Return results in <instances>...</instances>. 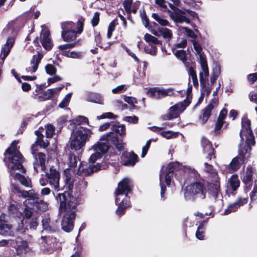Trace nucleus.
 I'll use <instances>...</instances> for the list:
<instances>
[{"label": "nucleus", "mask_w": 257, "mask_h": 257, "mask_svg": "<svg viewBox=\"0 0 257 257\" xmlns=\"http://www.w3.org/2000/svg\"><path fill=\"white\" fill-rule=\"evenodd\" d=\"M160 36L167 41H170L173 38V33L171 30L164 27H159Z\"/></svg>", "instance_id": "c756f323"}, {"label": "nucleus", "mask_w": 257, "mask_h": 257, "mask_svg": "<svg viewBox=\"0 0 257 257\" xmlns=\"http://www.w3.org/2000/svg\"><path fill=\"white\" fill-rule=\"evenodd\" d=\"M212 197H213L214 199H216L217 198H218V200L220 202H222V196L220 194L219 190L218 188V187H216L215 188V190L213 191L212 194Z\"/></svg>", "instance_id": "4d7b16f0"}, {"label": "nucleus", "mask_w": 257, "mask_h": 257, "mask_svg": "<svg viewBox=\"0 0 257 257\" xmlns=\"http://www.w3.org/2000/svg\"><path fill=\"white\" fill-rule=\"evenodd\" d=\"M228 182L229 187L233 191L236 190L239 186L240 181L236 175H232Z\"/></svg>", "instance_id": "473e14b6"}, {"label": "nucleus", "mask_w": 257, "mask_h": 257, "mask_svg": "<svg viewBox=\"0 0 257 257\" xmlns=\"http://www.w3.org/2000/svg\"><path fill=\"white\" fill-rule=\"evenodd\" d=\"M175 55L176 57L181 60L184 63L186 61V52L183 50H177L175 52Z\"/></svg>", "instance_id": "c03bdc74"}, {"label": "nucleus", "mask_w": 257, "mask_h": 257, "mask_svg": "<svg viewBox=\"0 0 257 257\" xmlns=\"http://www.w3.org/2000/svg\"><path fill=\"white\" fill-rule=\"evenodd\" d=\"M18 30V23L16 21L11 22L4 29L1 35L2 38L7 39V41L2 46L1 54H4L5 56L9 54L14 44Z\"/></svg>", "instance_id": "0eeeda50"}, {"label": "nucleus", "mask_w": 257, "mask_h": 257, "mask_svg": "<svg viewBox=\"0 0 257 257\" xmlns=\"http://www.w3.org/2000/svg\"><path fill=\"white\" fill-rule=\"evenodd\" d=\"M70 97H64L62 101L59 103V107L62 108L67 106L70 102Z\"/></svg>", "instance_id": "774afa93"}, {"label": "nucleus", "mask_w": 257, "mask_h": 257, "mask_svg": "<svg viewBox=\"0 0 257 257\" xmlns=\"http://www.w3.org/2000/svg\"><path fill=\"white\" fill-rule=\"evenodd\" d=\"M248 81L251 83H253L257 80V73H254L248 74L247 76Z\"/></svg>", "instance_id": "680f3d73"}, {"label": "nucleus", "mask_w": 257, "mask_h": 257, "mask_svg": "<svg viewBox=\"0 0 257 257\" xmlns=\"http://www.w3.org/2000/svg\"><path fill=\"white\" fill-rule=\"evenodd\" d=\"M46 73L50 75H53L56 73L57 69L55 66L51 64H47L45 67Z\"/></svg>", "instance_id": "79ce46f5"}, {"label": "nucleus", "mask_w": 257, "mask_h": 257, "mask_svg": "<svg viewBox=\"0 0 257 257\" xmlns=\"http://www.w3.org/2000/svg\"><path fill=\"white\" fill-rule=\"evenodd\" d=\"M204 228L202 222H201L198 226L197 230L196 232V237L200 240L203 239L204 237Z\"/></svg>", "instance_id": "37998d69"}, {"label": "nucleus", "mask_w": 257, "mask_h": 257, "mask_svg": "<svg viewBox=\"0 0 257 257\" xmlns=\"http://www.w3.org/2000/svg\"><path fill=\"white\" fill-rule=\"evenodd\" d=\"M63 55L67 57L73 59H80L82 57V53L81 52H65Z\"/></svg>", "instance_id": "ea45409f"}, {"label": "nucleus", "mask_w": 257, "mask_h": 257, "mask_svg": "<svg viewBox=\"0 0 257 257\" xmlns=\"http://www.w3.org/2000/svg\"><path fill=\"white\" fill-rule=\"evenodd\" d=\"M127 87L126 85H121L119 86H118L115 88H113L112 90V92L113 94H119L121 93H123L124 91H125Z\"/></svg>", "instance_id": "3c124183"}, {"label": "nucleus", "mask_w": 257, "mask_h": 257, "mask_svg": "<svg viewBox=\"0 0 257 257\" xmlns=\"http://www.w3.org/2000/svg\"><path fill=\"white\" fill-rule=\"evenodd\" d=\"M218 105V99L214 97L210 101L207 106L202 110V115L200 117V120L202 123H205L210 116L212 111L216 108Z\"/></svg>", "instance_id": "dca6fc26"}, {"label": "nucleus", "mask_w": 257, "mask_h": 257, "mask_svg": "<svg viewBox=\"0 0 257 257\" xmlns=\"http://www.w3.org/2000/svg\"><path fill=\"white\" fill-rule=\"evenodd\" d=\"M20 193L23 197L27 198V199L24 202V204L25 206L30 207V206H29V204H37L38 203L39 198L38 196L33 190L29 191H20Z\"/></svg>", "instance_id": "aec40b11"}, {"label": "nucleus", "mask_w": 257, "mask_h": 257, "mask_svg": "<svg viewBox=\"0 0 257 257\" xmlns=\"http://www.w3.org/2000/svg\"><path fill=\"white\" fill-rule=\"evenodd\" d=\"M9 210L13 214L17 215L20 214L21 216L22 215L21 212L19 211L17 206L15 204L11 205L9 208Z\"/></svg>", "instance_id": "bf43d9fd"}, {"label": "nucleus", "mask_w": 257, "mask_h": 257, "mask_svg": "<svg viewBox=\"0 0 257 257\" xmlns=\"http://www.w3.org/2000/svg\"><path fill=\"white\" fill-rule=\"evenodd\" d=\"M146 94L149 96H171L172 95H177L176 94L178 93L177 91H175L172 88H168L167 89L163 88L160 87H149L146 89Z\"/></svg>", "instance_id": "4468645a"}, {"label": "nucleus", "mask_w": 257, "mask_h": 257, "mask_svg": "<svg viewBox=\"0 0 257 257\" xmlns=\"http://www.w3.org/2000/svg\"><path fill=\"white\" fill-rule=\"evenodd\" d=\"M112 133H114V132L117 134H119L120 136H122L125 134V128L123 125H120L119 123L114 124L112 126Z\"/></svg>", "instance_id": "58836bf2"}, {"label": "nucleus", "mask_w": 257, "mask_h": 257, "mask_svg": "<svg viewBox=\"0 0 257 257\" xmlns=\"http://www.w3.org/2000/svg\"><path fill=\"white\" fill-rule=\"evenodd\" d=\"M39 241L40 243L43 244L45 246L47 251L49 253H52L59 247V243L58 242L56 241L55 239H54L53 241L52 238L46 235H42Z\"/></svg>", "instance_id": "f3484780"}, {"label": "nucleus", "mask_w": 257, "mask_h": 257, "mask_svg": "<svg viewBox=\"0 0 257 257\" xmlns=\"http://www.w3.org/2000/svg\"><path fill=\"white\" fill-rule=\"evenodd\" d=\"M183 169L185 172L187 173L191 177L197 178L198 173L194 169L189 166L182 167L178 162L171 163L168 165L167 167H163L160 174V182L161 186V196L163 199H165V192L166 191V187L163 185V178H164L165 182L167 185H169L171 183V178L174 175L175 172Z\"/></svg>", "instance_id": "20e7f679"}, {"label": "nucleus", "mask_w": 257, "mask_h": 257, "mask_svg": "<svg viewBox=\"0 0 257 257\" xmlns=\"http://www.w3.org/2000/svg\"><path fill=\"white\" fill-rule=\"evenodd\" d=\"M132 183L128 178H124L118 184L115 190V204L118 206L117 214L121 215L125 209L129 206L127 195L131 191Z\"/></svg>", "instance_id": "39448f33"}, {"label": "nucleus", "mask_w": 257, "mask_h": 257, "mask_svg": "<svg viewBox=\"0 0 257 257\" xmlns=\"http://www.w3.org/2000/svg\"><path fill=\"white\" fill-rule=\"evenodd\" d=\"M190 98L191 97H187L183 102H179L171 107L168 113L163 116V119H171L178 117L190 103Z\"/></svg>", "instance_id": "f8f14e48"}, {"label": "nucleus", "mask_w": 257, "mask_h": 257, "mask_svg": "<svg viewBox=\"0 0 257 257\" xmlns=\"http://www.w3.org/2000/svg\"><path fill=\"white\" fill-rule=\"evenodd\" d=\"M205 193V188L199 182L192 183L186 186L184 190V197L187 200H193L196 198L204 199Z\"/></svg>", "instance_id": "1a4fd4ad"}, {"label": "nucleus", "mask_w": 257, "mask_h": 257, "mask_svg": "<svg viewBox=\"0 0 257 257\" xmlns=\"http://www.w3.org/2000/svg\"><path fill=\"white\" fill-rule=\"evenodd\" d=\"M12 226L5 223H0V234L4 235H13L14 232L12 229Z\"/></svg>", "instance_id": "c85d7f7f"}, {"label": "nucleus", "mask_w": 257, "mask_h": 257, "mask_svg": "<svg viewBox=\"0 0 257 257\" xmlns=\"http://www.w3.org/2000/svg\"><path fill=\"white\" fill-rule=\"evenodd\" d=\"M116 117H117V116L113 114L112 112H105L100 115L97 116V117L98 119H101L103 118L113 119L115 118Z\"/></svg>", "instance_id": "8fccbe9b"}, {"label": "nucleus", "mask_w": 257, "mask_h": 257, "mask_svg": "<svg viewBox=\"0 0 257 257\" xmlns=\"http://www.w3.org/2000/svg\"><path fill=\"white\" fill-rule=\"evenodd\" d=\"M86 100L92 103L103 104V99L102 97H87Z\"/></svg>", "instance_id": "603ef678"}, {"label": "nucleus", "mask_w": 257, "mask_h": 257, "mask_svg": "<svg viewBox=\"0 0 257 257\" xmlns=\"http://www.w3.org/2000/svg\"><path fill=\"white\" fill-rule=\"evenodd\" d=\"M43 57V54L38 51L37 53L34 55L29 65L26 67V70L29 73L32 74L35 72L38 69L39 63Z\"/></svg>", "instance_id": "a211bd4d"}, {"label": "nucleus", "mask_w": 257, "mask_h": 257, "mask_svg": "<svg viewBox=\"0 0 257 257\" xmlns=\"http://www.w3.org/2000/svg\"><path fill=\"white\" fill-rule=\"evenodd\" d=\"M36 151H35L34 154H33L36 159V162L34 163V168L37 173L39 172L40 171H45L46 169L45 166V160L46 156L44 154L42 153H39L36 154Z\"/></svg>", "instance_id": "6ab92c4d"}, {"label": "nucleus", "mask_w": 257, "mask_h": 257, "mask_svg": "<svg viewBox=\"0 0 257 257\" xmlns=\"http://www.w3.org/2000/svg\"><path fill=\"white\" fill-rule=\"evenodd\" d=\"M204 143L207 144L206 147L203 149V151L204 154H206V158L209 160H211L214 157V149L212 147L211 143L209 141H205Z\"/></svg>", "instance_id": "7c9ffc66"}, {"label": "nucleus", "mask_w": 257, "mask_h": 257, "mask_svg": "<svg viewBox=\"0 0 257 257\" xmlns=\"http://www.w3.org/2000/svg\"><path fill=\"white\" fill-rule=\"evenodd\" d=\"M161 135L167 139H170L175 136V134L171 131H164L161 132Z\"/></svg>", "instance_id": "052dcab7"}, {"label": "nucleus", "mask_w": 257, "mask_h": 257, "mask_svg": "<svg viewBox=\"0 0 257 257\" xmlns=\"http://www.w3.org/2000/svg\"><path fill=\"white\" fill-rule=\"evenodd\" d=\"M188 73L190 77L191 78L192 80L194 86L195 87H197L198 86V82L196 72L193 66H191L190 67L188 68Z\"/></svg>", "instance_id": "4c0bfd02"}, {"label": "nucleus", "mask_w": 257, "mask_h": 257, "mask_svg": "<svg viewBox=\"0 0 257 257\" xmlns=\"http://www.w3.org/2000/svg\"><path fill=\"white\" fill-rule=\"evenodd\" d=\"M18 141H14L10 147L6 150L5 160L7 164L11 175L16 180H19L21 183L26 187L30 186V180L26 178L19 173H15V170L25 173V170L22 163L23 158L17 149Z\"/></svg>", "instance_id": "f257e3e1"}, {"label": "nucleus", "mask_w": 257, "mask_h": 257, "mask_svg": "<svg viewBox=\"0 0 257 257\" xmlns=\"http://www.w3.org/2000/svg\"><path fill=\"white\" fill-rule=\"evenodd\" d=\"M208 77L209 76L207 77L206 79H205L204 80V82L202 83V84L201 83V82H200V84L201 86V96H207L210 94L211 89L209 87L206 86V81L208 80ZM200 82H201L200 80Z\"/></svg>", "instance_id": "e433bc0d"}, {"label": "nucleus", "mask_w": 257, "mask_h": 257, "mask_svg": "<svg viewBox=\"0 0 257 257\" xmlns=\"http://www.w3.org/2000/svg\"><path fill=\"white\" fill-rule=\"evenodd\" d=\"M30 205H31V204H29V206L30 207H28L27 206H26V207L25 208H24V210L25 216L26 217V218H27L28 219L30 218L31 217V216H32V213L31 209L32 208H33L34 206L38 207V203L37 204H31V206H30Z\"/></svg>", "instance_id": "de8ad7c7"}, {"label": "nucleus", "mask_w": 257, "mask_h": 257, "mask_svg": "<svg viewBox=\"0 0 257 257\" xmlns=\"http://www.w3.org/2000/svg\"><path fill=\"white\" fill-rule=\"evenodd\" d=\"M247 202V199L240 198L236 202L229 205L227 208L224 211V214H228L231 212L236 211L239 207L246 204Z\"/></svg>", "instance_id": "bb28decb"}, {"label": "nucleus", "mask_w": 257, "mask_h": 257, "mask_svg": "<svg viewBox=\"0 0 257 257\" xmlns=\"http://www.w3.org/2000/svg\"><path fill=\"white\" fill-rule=\"evenodd\" d=\"M99 13L98 12H95L94 14L93 18L91 20V23L93 27L96 26L99 23Z\"/></svg>", "instance_id": "13d9d810"}, {"label": "nucleus", "mask_w": 257, "mask_h": 257, "mask_svg": "<svg viewBox=\"0 0 257 257\" xmlns=\"http://www.w3.org/2000/svg\"><path fill=\"white\" fill-rule=\"evenodd\" d=\"M116 25V20H113L109 25L107 33V37L108 39H110L111 37L112 33L115 29V27Z\"/></svg>", "instance_id": "a18cd8bd"}, {"label": "nucleus", "mask_w": 257, "mask_h": 257, "mask_svg": "<svg viewBox=\"0 0 257 257\" xmlns=\"http://www.w3.org/2000/svg\"><path fill=\"white\" fill-rule=\"evenodd\" d=\"M63 85H62L61 87L49 89L48 90V92L51 95H58V92H59L62 89V88H63Z\"/></svg>", "instance_id": "0e129e2a"}, {"label": "nucleus", "mask_w": 257, "mask_h": 257, "mask_svg": "<svg viewBox=\"0 0 257 257\" xmlns=\"http://www.w3.org/2000/svg\"><path fill=\"white\" fill-rule=\"evenodd\" d=\"M144 40L149 43V45L156 46V45H162V42L155 37L149 34H146L144 36Z\"/></svg>", "instance_id": "2f4dec72"}, {"label": "nucleus", "mask_w": 257, "mask_h": 257, "mask_svg": "<svg viewBox=\"0 0 257 257\" xmlns=\"http://www.w3.org/2000/svg\"><path fill=\"white\" fill-rule=\"evenodd\" d=\"M61 80L62 78L61 77H60L58 75H55L53 77L48 78L47 82L48 83V85H49L52 83L61 81Z\"/></svg>", "instance_id": "e2e57ef3"}, {"label": "nucleus", "mask_w": 257, "mask_h": 257, "mask_svg": "<svg viewBox=\"0 0 257 257\" xmlns=\"http://www.w3.org/2000/svg\"><path fill=\"white\" fill-rule=\"evenodd\" d=\"M68 168L67 169L73 170L76 166L77 160L76 156L73 154H70L67 157Z\"/></svg>", "instance_id": "c9c22d12"}, {"label": "nucleus", "mask_w": 257, "mask_h": 257, "mask_svg": "<svg viewBox=\"0 0 257 257\" xmlns=\"http://www.w3.org/2000/svg\"><path fill=\"white\" fill-rule=\"evenodd\" d=\"M16 249L18 253H26L29 250L28 243L25 241H21L20 238H17L16 240Z\"/></svg>", "instance_id": "cd10ccee"}, {"label": "nucleus", "mask_w": 257, "mask_h": 257, "mask_svg": "<svg viewBox=\"0 0 257 257\" xmlns=\"http://www.w3.org/2000/svg\"><path fill=\"white\" fill-rule=\"evenodd\" d=\"M84 165L82 164H80L79 169L77 171V174L81 175L82 173H84L86 175H90L93 173L94 172L101 169V166L99 164H97L94 165H90L88 168H84Z\"/></svg>", "instance_id": "a878e982"}, {"label": "nucleus", "mask_w": 257, "mask_h": 257, "mask_svg": "<svg viewBox=\"0 0 257 257\" xmlns=\"http://www.w3.org/2000/svg\"><path fill=\"white\" fill-rule=\"evenodd\" d=\"M239 156L234 158L230 163L229 167L230 171L237 170L239 168L240 165L243 163L244 161V151L239 150Z\"/></svg>", "instance_id": "b1692460"}, {"label": "nucleus", "mask_w": 257, "mask_h": 257, "mask_svg": "<svg viewBox=\"0 0 257 257\" xmlns=\"http://www.w3.org/2000/svg\"><path fill=\"white\" fill-rule=\"evenodd\" d=\"M28 229L24 227L23 219L20 218V222L19 223L18 226L16 228V232L19 234H23L26 233Z\"/></svg>", "instance_id": "49530a36"}, {"label": "nucleus", "mask_w": 257, "mask_h": 257, "mask_svg": "<svg viewBox=\"0 0 257 257\" xmlns=\"http://www.w3.org/2000/svg\"><path fill=\"white\" fill-rule=\"evenodd\" d=\"M78 44L77 42H75L71 44H66L62 45H60L58 48L61 50H65L66 49L72 48L74 47Z\"/></svg>", "instance_id": "6e6d98bb"}, {"label": "nucleus", "mask_w": 257, "mask_h": 257, "mask_svg": "<svg viewBox=\"0 0 257 257\" xmlns=\"http://www.w3.org/2000/svg\"><path fill=\"white\" fill-rule=\"evenodd\" d=\"M132 4V0H125L123 2V7L128 14L131 13V7Z\"/></svg>", "instance_id": "864d4df0"}, {"label": "nucleus", "mask_w": 257, "mask_h": 257, "mask_svg": "<svg viewBox=\"0 0 257 257\" xmlns=\"http://www.w3.org/2000/svg\"><path fill=\"white\" fill-rule=\"evenodd\" d=\"M41 42L45 49L49 50L52 48L53 44L50 36V32L49 30H42L41 32Z\"/></svg>", "instance_id": "393cba45"}, {"label": "nucleus", "mask_w": 257, "mask_h": 257, "mask_svg": "<svg viewBox=\"0 0 257 257\" xmlns=\"http://www.w3.org/2000/svg\"><path fill=\"white\" fill-rule=\"evenodd\" d=\"M152 17L155 19L160 25L162 26H170L169 22L163 16L159 15L157 14L154 13L152 14Z\"/></svg>", "instance_id": "72a5a7b5"}, {"label": "nucleus", "mask_w": 257, "mask_h": 257, "mask_svg": "<svg viewBox=\"0 0 257 257\" xmlns=\"http://www.w3.org/2000/svg\"><path fill=\"white\" fill-rule=\"evenodd\" d=\"M141 17L143 24L144 25L145 27H147L149 24V21L147 17L146 13L144 11L141 13Z\"/></svg>", "instance_id": "338daca9"}, {"label": "nucleus", "mask_w": 257, "mask_h": 257, "mask_svg": "<svg viewBox=\"0 0 257 257\" xmlns=\"http://www.w3.org/2000/svg\"><path fill=\"white\" fill-rule=\"evenodd\" d=\"M37 138L35 144L32 145L31 147L32 153L34 154L35 151L37 150L36 148L38 145L43 148H46L49 145V142L47 140H44V136L41 132L39 130L35 132Z\"/></svg>", "instance_id": "4be33fe9"}, {"label": "nucleus", "mask_w": 257, "mask_h": 257, "mask_svg": "<svg viewBox=\"0 0 257 257\" xmlns=\"http://www.w3.org/2000/svg\"><path fill=\"white\" fill-rule=\"evenodd\" d=\"M193 44L194 48L199 57V63L201 66L202 71L199 73V77L201 83L209 76V70L207 65L205 55L202 52V47L199 44L195 41H193Z\"/></svg>", "instance_id": "9b49d317"}, {"label": "nucleus", "mask_w": 257, "mask_h": 257, "mask_svg": "<svg viewBox=\"0 0 257 257\" xmlns=\"http://www.w3.org/2000/svg\"><path fill=\"white\" fill-rule=\"evenodd\" d=\"M55 130V127L51 124L46 126V135L47 138H52Z\"/></svg>", "instance_id": "09e8293b"}, {"label": "nucleus", "mask_w": 257, "mask_h": 257, "mask_svg": "<svg viewBox=\"0 0 257 257\" xmlns=\"http://www.w3.org/2000/svg\"><path fill=\"white\" fill-rule=\"evenodd\" d=\"M250 121L246 118L242 120V128L240 132V138L242 140L246 139L247 145L253 144L254 138L250 128Z\"/></svg>", "instance_id": "ddd939ff"}, {"label": "nucleus", "mask_w": 257, "mask_h": 257, "mask_svg": "<svg viewBox=\"0 0 257 257\" xmlns=\"http://www.w3.org/2000/svg\"><path fill=\"white\" fill-rule=\"evenodd\" d=\"M42 225L45 230L52 231L55 230V227L50 225V221L49 218H43L42 220Z\"/></svg>", "instance_id": "a19ab883"}, {"label": "nucleus", "mask_w": 257, "mask_h": 257, "mask_svg": "<svg viewBox=\"0 0 257 257\" xmlns=\"http://www.w3.org/2000/svg\"><path fill=\"white\" fill-rule=\"evenodd\" d=\"M220 74V67L218 65H215L213 68V72L210 77V82L213 84Z\"/></svg>", "instance_id": "f704fd0d"}, {"label": "nucleus", "mask_w": 257, "mask_h": 257, "mask_svg": "<svg viewBox=\"0 0 257 257\" xmlns=\"http://www.w3.org/2000/svg\"><path fill=\"white\" fill-rule=\"evenodd\" d=\"M151 141H152L151 140H148L147 142L146 145L143 147L142 154L141 155V157L144 158L147 154L148 151L150 148V145L151 143Z\"/></svg>", "instance_id": "5fc2aeb1"}, {"label": "nucleus", "mask_w": 257, "mask_h": 257, "mask_svg": "<svg viewBox=\"0 0 257 257\" xmlns=\"http://www.w3.org/2000/svg\"><path fill=\"white\" fill-rule=\"evenodd\" d=\"M253 174V168L251 166H248L241 176L243 182L245 185V190L247 191L251 189V181Z\"/></svg>", "instance_id": "412c9836"}, {"label": "nucleus", "mask_w": 257, "mask_h": 257, "mask_svg": "<svg viewBox=\"0 0 257 257\" xmlns=\"http://www.w3.org/2000/svg\"><path fill=\"white\" fill-rule=\"evenodd\" d=\"M168 4L170 7L173 10V11L170 13V16L176 23L185 22L189 24L190 22V19L197 18V14L194 12L188 10H181L178 9H174V6L172 4Z\"/></svg>", "instance_id": "9d476101"}, {"label": "nucleus", "mask_w": 257, "mask_h": 257, "mask_svg": "<svg viewBox=\"0 0 257 257\" xmlns=\"http://www.w3.org/2000/svg\"><path fill=\"white\" fill-rule=\"evenodd\" d=\"M138 156L133 152H125L121 156V161L125 166H134L137 162Z\"/></svg>", "instance_id": "5701e85b"}, {"label": "nucleus", "mask_w": 257, "mask_h": 257, "mask_svg": "<svg viewBox=\"0 0 257 257\" xmlns=\"http://www.w3.org/2000/svg\"><path fill=\"white\" fill-rule=\"evenodd\" d=\"M92 134L90 130L84 127H80L73 130L70 141L71 149L75 151L80 150Z\"/></svg>", "instance_id": "6e6552de"}, {"label": "nucleus", "mask_w": 257, "mask_h": 257, "mask_svg": "<svg viewBox=\"0 0 257 257\" xmlns=\"http://www.w3.org/2000/svg\"><path fill=\"white\" fill-rule=\"evenodd\" d=\"M84 19L80 18L77 24L71 21L65 22L61 24V36L64 41H72L76 39L78 34H81L83 30Z\"/></svg>", "instance_id": "423d86ee"}, {"label": "nucleus", "mask_w": 257, "mask_h": 257, "mask_svg": "<svg viewBox=\"0 0 257 257\" xmlns=\"http://www.w3.org/2000/svg\"><path fill=\"white\" fill-rule=\"evenodd\" d=\"M46 176L49 180V184L51 187L56 191L60 190V175L59 172L53 167H51L49 172H46Z\"/></svg>", "instance_id": "2eb2a0df"}, {"label": "nucleus", "mask_w": 257, "mask_h": 257, "mask_svg": "<svg viewBox=\"0 0 257 257\" xmlns=\"http://www.w3.org/2000/svg\"><path fill=\"white\" fill-rule=\"evenodd\" d=\"M250 199L253 200H256L257 199V184H255L253 188L252 191L250 193Z\"/></svg>", "instance_id": "69168bd1"}, {"label": "nucleus", "mask_w": 257, "mask_h": 257, "mask_svg": "<svg viewBox=\"0 0 257 257\" xmlns=\"http://www.w3.org/2000/svg\"><path fill=\"white\" fill-rule=\"evenodd\" d=\"M56 198L59 201L60 210L63 215L62 228L66 232H70L73 228L75 208L77 205V199L68 192L58 194Z\"/></svg>", "instance_id": "f03ea898"}, {"label": "nucleus", "mask_w": 257, "mask_h": 257, "mask_svg": "<svg viewBox=\"0 0 257 257\" xmlns=\"http://www.w3.org/2000/svg\"><path fill=\"white\" fill-rule=\"evenodd\" d=\"M109 142L114 145L119 151L123 150L124 148L125 144L121 140H118L114 133L110 132L106 134L102 135L99 141L92 147L91 150L93 153L89 158V161L94 163L97 160L100 159L108 150Z\"/></svg>", "instance_id": "7ed1b4c3"}]
</instances>
